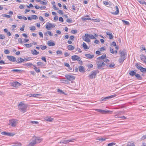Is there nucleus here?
Listing matches in <instances>:
<instances>
[{
  "mask_svg": "<svg viewBox=\"0 0 146 146\" xmlns=\"http://www.w3.org/2000/svg\"><path fill=\"white\" fill-rule=\"evenodd\" d=\"M42 140V139L40 138L34 136L29 141L27 146H34L36 143H40Z\"/></svg>",
  "mask_w": 146,
  "mask_h": 146,
  "instance_id": "1",
  "label": "nucleus"
},
{
  "mask_svg": "<svg viewBox=\"0 0 146 146\" xmlns=\"http://www.w3.org/2000/svg\"><path fill=\"white\" fill-rule=\"evenodd\" d=\"M18 108L23 113H24L26 111L27 105L23 102H21L18 105Z\"/></svg>",
  "mask_w": 146,
  "mask_h": 146,
  "instance_id": "2",
  "label": "nucleus"
},
{
  "mask_svg": "<svg viewBox=\"0 0 146 146\" xmlns=\"http://www.w3.org/2000/svg\"><path fill=\"white\" fill-rule=\"evenodd\" d=\"M96 64L97 65V67L99 69H103L105 66V63L102 61L96 60Z\"/></svg>",
  "mask_w": 146,
  "mask_h": 146,
  "instance_id": "3",
  "label": "nucleus"
},
{
  "mask_svg": "<svg viewBox=\"0 0 146 146\" xmlns=\"http://www.w3.org/2000/svg\"><path fill=\"white\" fill-rule=\"evenodd\" d=\"M18 121L15 119H12L9 121L8 124L11 125L13 127H15Z\"/></svg>",
  "mask_w": 146,
  "mask_h": 146,
  "instance_id": "4",
  "label": "nucleus"
},
{
  "mask_svg": "<svg viewBox=\"0 0 146 146\" xmlns=\"http://www.w3.org/2000/svg\"><path fill=\"white\" fill-rule=\"evenodd\" d=\"M56 25L54 24H52L49 22L46 23V28L48 30H50L52 27H54Z\"/></svg>",
  "mask_w": 146,
  "mask_h": 146,
  "instance_id": "5",
  "label": "nucleus"
},
{
  "mask_svg": "<svg viewBox=\"0 0 146 146\" xmlns=\"http://www.w3.org/2000/svg\"><path fill=\"white\" fill-rule=\"evenodd\" d=\"M11 86L17 88L21 85V84L17 82H12L10 83Z\"/></svg>",
  "mask_w": 146,
  "mask_h": 146,
  "instance_id": "6",
  "label": "nucleus"
},
{
  "mask_svg": "<svg viewBox=\"0 0 146 146\" xmlns=\"http://www.w3.org/2000/svg\"><path fill=\"white\" fill-rule=\"evenodd\" d=\"M65 76L66 79L69 81H72L75 78L74 76L66 74Z\"/></svg>",
  "mask_w": 146,
  "mask_h": 146,
  "instance_id": "7",
  "label": "nucleus"
},
{
  "mask_svg": "<svg viewBox=\"0 0 146 146\" xmlns=\"http://www.w3.org/2000/svg\"><path fill=\"white\" fill-rule=\"evenodd\" d=\"M75 140V139H71L69 140H64V141H61L60 142V143H62L64 144H66L68 143L69 142H74V140Z\"/></svg>",
  "mask_w": 146,
  "mask_h": 146,
  "instance_id": "8",
  "label": "nucleus"
},
{
  "mask_svg": "<svg viewBox=\"0 0 146 146\" xmlns=\"http://www.w3.org/2000/svg\"><path fill=\"white\" fill-rule=\"evenodd\" d=\"M97 74L96 71H93L92 72L91 74L89 75V77L90 79H92L95 78V76Z\"/></svg>",
  "mask_w": 146,
  "mask_h": 146,
  "instance_id": "9",
  "label": "nucleus"
},
{
  "mask_svg": "<svg viewBox=\"0 0 146 146\" xmlns=\"http://www.w3.org/2000/svg\"><path fill=\"white\" fill-rule=\"evenodd\" d=\"M114 10H116V11L115 12H111V13L112 14L114 15H117L119 13V10L118 7L117 6H116L115 7H114Z\"/></svg>",
  "mask_w": 146,
  "mask_h": 146,
  "instance_id": "10",
  "label": "nucleus"
},
{
  "mask_svg": "<svg viewBox=\"0 0 146 146\" xmlns=\"http://www.w3.org/2000/svg\"><path fill=\"white\" fill-rule=\"evenodd\" d=\"M1 134L2 135H7L10 136H13L15 135L14 133L6 132H2L1 133Z\"/></svg>",
  "mask_w": 146,
  "mask_h": 146,
  "instance_id": "11",
  "label": "nucleus"
},
{
  "mask_svg": "<svg viewBox=\"0 0 146 146\" xmlns=\"http://www.w3.org/2000/svg\"><path fill=\"white\" fill-rule=\"evenodd\" d=\"M27 96H29L30 97H36L38 98V96H41L40 94H30L27 95Z\"/></svg>",
  "mask_w": 146,
  "mask_h": 146,
  "instance_id": "12",
  "label": "nucleus"
},
{
  "mask_svg": "<svg viewBox=\"0 0 146 146\" xmlns=\"http://www.w3.org/2000/svg\"><path fill=\"white\" fill-rule=\"evenodd\" d=\"M89 17V15H87L85 17H82L81 19L84 22L86 20H91V19L90 18H87V17Z\"/></svg>",
  "mask_w": 146,
  "mask_h": 146,
  "instance_id": "13",
  "label": "nucleus"
},
{
  "mask_svg": "<svg viewBox=\"0 0 146 146\" xmlns=\"http://www.w3.org/2000/svg\"><path fill=\"white\" fill-rule=\"evenodd\" d=\"M106 57V55L105 54H104L98 58L97 60L102 61Z\"/></svg>",
  "mask_w": 146,
  "mask_h": 146,
  "instance_id": "14",
  "label": "nucleus"
},
{
  "mask_svg": "<svg viewBox=\"0 0 146 146\" xmlns=\"http://www.w3.org/2000/svg\"><path fill=\"white\" fill-rule=\"evenodd\" d=\"M7 57L8 59L11 61L14 62L16 61L15 58L14 56H7Z\"/></svg>",
  "mask_w": 146,
  "mask_h": 146,
  "instance_id": "15",
  "label": "nucleus"
},
{
  "mask_svg": "<svg viewBox=\"0 0 146 146\" xmlns=\"http://www.w3.org/2000/svg\"><path fill=\"white\" fill-rule=\"evenodd\" d=\"M99 111H101L103 113L106 114V113H110L111 114L112 113V111L110 110H100Z\"/></svg>",
  "mask_w": 146,
  "mask_h": 146,
  "instance_id": "16",
  "label": "nucleus"
},
{
  "mask_svg": "<svg viewBox=\"0 0 146 146\" xmlns=\"http://www.w3.org/2000/svg\"><path fill=\"white\" fill-rule=\"evenodd\" d=\"M25 60L24 59H23L21 58H18L16 60V62L18 63H21L24 62Z\"/></svg>",
  "mask_w": 146,
  "mask_h": 146,
  "instance_id": "17",
  "label": "nucleus"
},
{
  "mask_svg": "<svg viewBox=\"0 0 146 146\" xmlns=\"http://www.w3.org/2000/svg\"><path fill=\"white\" fill-rule=\"evenodd\" d=\"M71 58L73 61L77 60L78 58H79V57L77 55H74L71 56Z\"/></svg>",
  "mask_w": 146,
  "mask_h": 146,
  "instance_id": "18",
  "label": "nucleus"
},
{
  "mask_svg": "<svg viewBox=\"0 0 146 146\" xmlns=\"http://www.w3.org/2000/svg\"><path fill=\"white\" fill-rule=\"evenodd\" d=\"M119 53L120 54V56H125V55H126V51L123 50L121 51H119Z\"/></svg>",
  "mask_w": 146,
  "mask_h": 146,
  "instance_id": "19",
  "label": "nucleus"
},
{
  "mask_svg": "<svg viewBox=\"0 0 146 146\" xmlns=\"http://www.w3.org/2000/svg\"><path fill=\"white\" fill-rule=\"evenodd\" d=\"M125 57L122 56H120V58L119 59V61L120 63H122L125 59Z\"/></svg>",
  "mask_w": 146,
  "mask_h": 146,
  "instance_id": "20",
  "label": "nucleus"
},
{
  "mask_svg": "<svg viewBox=\"0 0 146 146\" xmlns=\"http://www.w3.org/2000/svg\"><path fill=\"white\" fill-rule=\"evenodd\" d=\"M116 96V95L115 94L112 95L110 96L104 98V99L105 101H106L107 100L110 99L111 98L114 97H115Z\"/></svg>",
  "mask_w": 146,
  "mask_h": 146,
  "instance_id": "21",
  "label": "nucleus"
},
{
  "mask_svg": "<svg viewBox=\"0 0 146 146\" xmlns=\"http://www.w3.org/2000/svg\"><path fill=\"white\" fill-rule=\"evenodd\" d=\"M47 44L48 46H53L55 45V43L51 40L48 41L47 42Z\"/></svg>",
  "mask_w": 146,
  "mask_h": 146,
  "instance_id": "22",
  "label": "nucleus"
},
{
  "mask_svg": "<svg viewBox=\"0 0 146 146\" xmlns=\"http://www.w3.org/2000/svg\"><path fill=\"white\" fill-rule=\"evenodd\" d=\"M31 52L34 55H37L39 54V52H37L35 49L32 50L31 51Z\"/></svg>",
  "mask_w": 146,
  "mask_h": 146,
  "instance_id": "23",
  "label": "nucleus"
},
{
  "mask_svg": "<svg viewBox=\"0 0 146 146\" xmlns=\"http://www.w3.org/2000/svg\"><path fill=\"white\" fill-rule=\"evenodd\" d=\"M85 56L88 59H92L94 57V55H90L89 54H86L85 55Z\"/></svg>",
  "mask_w": 146,
  "mask_h": 146,
  "instance_id": "24",
  "label": "nucleus"
},
{
  "mask_svg": "<svg viewBox=\"0 0 146 146\" xmlns=\"http://www.w3.org/2000/svg\"><path fill=\"white\" fill-rule=\"evenodd\" d=\"M80 72H85L84 68L82 66H80L78 68Z\"/></svg>",
  "mask_w": 146,
  "mask_h": 146,
  "instance_id": "25",
  "label": "nucleus"
},
{
  "mask_svg": "<svg viewBox=\"0 0 146 146\" xmlns=\"http://www.w3.org/2000/svg\"><path fill=\"white\" fill-rule=\"evenodd\" d=\"M88 36H85L84 37L83 39L84 40L87 42H90V40L88 38Z\"/></svg>",
  "mask_w": 146,
  "mask_h": 146,
  "instance_id": "26",
  "label": "nucleus"
},
{
  "mask_svg": "<svg viewBox=\"0 0 146 146\" xmlns=\"http://www.w3.org/2000/svg\"><path fill=\"white\" fill-rule=\"evenodd\" d=\"M68 50H73L75 48L72 45H68L67 46Z\"/></svg>",
  "mask_w": 146,
  "mask_h": 146,
  "instance_id": "27",
  "label": "nucleus"
},
{
  "mask_svg": "<svg viewBox=\"0 0 146 146\" xmlns=\"http://www.w3.org/2000/svg\"><path fill=\"white\" fill-rule=\"evenodd\" d=\"M85 36H88L91 39H96V38L92 35H88V34H85Z\"/></svg>",
  "mask_w": 146,
  "mask_h": 146,
  "instance_id": "28",
  "label": "nucleus"
},
{
  "mask_svg": "<svg viewBox=\"0 0 146 146\" xmlns=\"http://www.w3.org/2000/svg\"><path fill=\"white\" fill-rule=\"evenodd\" d=\"M140 58L141 60L144 61L145 63H146V57L145 56L141 55L140 56Z\"/></svg>",
  "mask_w": 146,
  "mask_h": 146,
  "instance_id": "29",
  "label": "nucleus"
},
{
  "mask_svg": "<svg viewBox=\"0 0 146 146\" xmlns=\"http://www.w3.org/2000/svg\"><path fill=\"white\" fill-rule=\"evenodd\" d=\"M44 119L47 121L50 122L52 121L53 119V118L49 117H46Z\"/></svg>",
  "mask_w": 146,
  "mask_h": 146,
  "instance_id": "30",
  "label": "nucleus"
},
{
  "mask_svg": "<svg viewBox=\"0 0 146 146\" xmlns=\"http://www.w3.org/2000/svg\"><path fill=\"white\" fill-rule=\"evenodd\" d=\"M82 46H83V48L85 49H89L88 47L87 46L86 43L84 42H83V43Z\"/></svg>",
  "mask_w": 146,
  "mask_h": 146,
  "instance_id": "31",
  "label": "nucleus"
},
{
  "mask_svg": "<svg viewBox=\"0 0 146 146\" xmlns=\"http://www.w3.org/2000/svg\"><path fill=\"white\" fill-rule=\"evenodd\" d=\"M127 145V146H135L134 142L132 141L128 142Z\"/></svg>",
  "mask_w": 146,
  "mask_h": 146,
  "instance_id": "32",
  "label": "nucleus"
},
{
  "mask_svg": "<svg viewBox=\"0 0 146 146\" xmlns=\"http://www.w3.org/2000/svg\"><path fill=\"white\" fill-rule=\"evenodd\" d=\"M32 44L33 43H30L29 44H25L24 45L27 48H30L32 46Z\"/></svg>",
  "mask_w": 146,
  "mask_h": 146,
  "instance_id": "33",
  "label": "nucleus"
},
{
  "mask_svg": "<svg viewBox=\"0 0 146 146\" xmlns=\"http://www.w3.org/2000/svg\"><path fill=\"white\" fill-rule=\"evenodd\" d=\"M135 77L139 80H141L142 79V77L139 74H136L135 75Z\"/></svg>",
  "mask_w": 146,
  "mask_h": 146,
  "instance_id": "34",
  "label": "nucleus"
},
{
  "mask_svg": "<svg viewBox=\"0 0 146 146\" xmlns=\"http://www.w3.org/2000/svg\"><path fill=\"white\" fill-rule=\"evenodd\" d=\"M106 138H103L102 137H100L98 138V139L100 141L102 142L105 141L106 140Z\"/></svg>",
  "mask_w": 146,
  "mask_h": 146,
  "instance_id": "35",
  "label": "nucleus"
},
{
  "mask_svg": "<svg viewBox=\"0 0 146 146\" xmlns=\"http://www.w3.org/2000/svg\"><path fill=\"white\" fill-rule=\"evenodd\" d=\"M122 21L123 23L125 25H129V23L128 21L123 20H122Z\"/></svg>",
  "mask_w": 146,
  "mask_h": 146,
  "instance_id": "36",
  "label": "nucleus"
},
{
  "mask_svg": "<svg viewBox=\"0 0 146 146\" xmlns=\"http://www.w3.org/2000/svg\"><path fill=\"white\" fill-rule=\"evenodd\" d=\"M34 66V69L35 70V71L36 72H40V70L39 69H38L37 67H36L35 65H33Z\"/></svg>",
  "mask_w": 146,
  "mask_h": 146,
  "instance_id": "37",
  "label": "nucleus"
},
{
  "mask_svg": "<svg viewBox=\"0 0 146 146\" xmlns=\"http://www.w3.org/2000/svg\"><path fill=\"white\" fill-rule=\"evenodd\" d=\"M129 74L131 76H133L134 75H135L136 74V72L133 71H131L129 73Z\"/></svg>",
  "mask_w": 146,
  "mask_h": 146,
  "instance_id": "38",
  "label": "nucleus"
},
{
  "mask_svg": "<svg viewBox=\"0 0 146 146\" xmlns=\"http://www.w3.org/2000/svg\"><path fill=\"white\" fill-rule=\"evenodd\" d=\"M140 71L142 72H146V68H144L142 67L140 69Z\"/></svg>",
  "mask_w": 146,
  "mask_h": 146,
  "instance_id": "39",
  "label": "nucleus"
},
{
  "mask_svg": "<svg viewBox=\"0 0 146 146\" xmlns=\"http://www.w3.org/2000/svg\"><path fill=\"white\" fill-rule=\"evenodd\" d=\"M31 17L32 19H38L37 16L36 15H32Z\"/></svg>",
  "mask_w": 146,
  "mask_h": 146,
  "instance_id": "40",
  "label": "nucleus"
},
{
  "mask_svg": "<svg viewBox=\"0 0 146 146\" xmlns=\"http://www.w3.org/2000/svg\"><path fill=\"white\" fill-rule=\"evenodd\" d=\"M116 144L114 142H112L111 143H109L108 144L107 146H112L115 145Z\"/></svg>",
  "mask_w": 146,
  "mask_h": 146,
  "instance_id": "41",
  "label": "nucleus"
},
{
  "mask_svg": "<svg viewBox=\"0 0 146 146\" xmlns=\"http://www.w3.org/2000/svg\"><path fill=\"white\" fill-rule=\"evenodd\" d=\"M30 29L32 31H35L36 29V28L34 26H32L30 27Z\"/></svg>",
  "mask_w": 146,
  "mask_h": 146,
  "instance_id": "42",
  "label": "nucleus"
},
{
  "mask_svg": "<svg viewBox=\"0 0 146 146\" xmlns=\"http://www.w3.org/2000/svg\"><path fill=\"white\" fill-rule=\"evenodd\" d=\"M135 66L139 70H140V69L142 67L140 65H139V64H137L136 65H135Z\"/></svg>",
  "mask_w": 146,
  "mask_h": 146,
  "instance_id": "43",
  "label": "nucleus"
},
{
  "mask_svg": "<svg viewBox=\"0 0 146 146\" xmlns=\"http://www.w3.org/2000/svg\"><path fill=\"white\" fill-rule=\"evenodd\" d=\"M40 48L41 49L44 50L46 48V46H42L41 45L40 46Z\"/></svg>",
  "mask_w": 146,
  "mask_h": 146,
  "instance_id": "44",
  "label": "nucleus"
},
{
  "mask_svg": "<svg viewBox=\"0 0 146 146\" xmlns=\"http://www.w3.org/2000/svg\"><path fill=\"white\" fill-rule=\"evenodd\" d=\"M115 66V64L114 63H113L111 64H110L109 65V66L111 68H112V67H113Z\"/></svg>",
  "mask_w": 146,
  "mask_h": 146,
  "instance_id": "45",
  "label": "nucleus"
},
{
  "mask_svg": "<svg viewBox=\"0 0 146 146\" xmlns=\"http://www.w3.org/2000/svg\"><path fill=\"white\" fill-rule=\"evenodd\" d=\"M103 62H108L110 61V60L106 58L102 60Z\"/></svg>",
  "mask_w": 146,
  "mask_h": 146,
  "instance_id": "46",
  "label": "nucleus"
},
{
  "mask_svg": "<svg viewBox=\"0 0 146 146\" xmlns=\"http://www.w3.org/2000/svg\"><path fill=\"white\" fill-rule=\"evenodd\" d=\"M118 118H121L123 119H126V117H125L124 116L118 117Z\"/></svg>",
  "mask_w": 146,
  "mask_h": 146,
  "instance_id": "47",
  "label": "nucleus"
},
{
  "mask_svg": "<svg viewBox=\"0 0 146 146\" xmlns=\"http://www.w3.org/2000/svg\"><path fill=\"white\" fill-rule=\"evenodd\" d=\"M5 36L2 34H0V39H5Z\"/></svg>",
  "mask_w": 146,
  "mask_h": 146,
  "instance_id": "48",
  "label": "nucleus"
},
{
  "mask_svg": "<svg viewBox=\"0 0 146 146\" xmlns=\"http://www.w3.org/2000/svg\"><path fill=\"white\" fill-rule=\"evenodd\" d=\"M77 60L78 61V62L79 64H82V62L81 61V59L80 57H79V58H78V59Z\"/></svg>",
  "mask_w": 146,
  "mask_h": 146,
  "instance_id": "49",
  "label": "nucleus"
},
{
  "mask_svg": "<svg viewBox=\"0 0 146 146\" xmlns=\"http://www.w3.org/2000/svg\"><path fill=\"white\" fill-rule=\"evenodd\" d=\"M30 123L33 124H38V122L37 121H31Z\"/></svg>",
  "mask_w": 146,
  "mask_h": 146,
  "instance_id": "50",
  "label": "nucleus"
},
{
  "mask_svg": "<svg viewBox=\"0 0 146 146\" xmlns=\"http://www.w3.org/2000/svg\"><path fill=\"white\" fill-rule=\"evenodd\" d=\"M3 16L4 17H7L8 18H10L11 17L9 15L6 14H3Z\"/></svg>",
  "mask_w": 146,
  "mask_h": 146,
  "instance_id": "51",
  "label": "nucleus"
},
{
  "mask_svg": "<svg viewBox=\"0 0 146 146\" xmlns=\"http://www.w3.org/2000/svg\"><path fill=\"white\" fill-rule=\"evenodd\" d=\"M145 139H146V135H143L141 139V140H143Z\"/></svg>",
  "mask_w": 146,
  "mask_h": 146,
  "instance_id": "52",
  "label": "nucleus"
},
{
  "mask_svg": "<svg viewBox=\"0 0 146 146\" xmlns=\"http://www.w3.org/2000/svg\"><path fill=\"white\" fill-rule=\"evenodd\" d=\"M4 52L5 54H9L10 53L9 51L8 50H5L4 51Z\"/></svg>",
  "mask_w": 146,
  "mask_h": 146,
  "instance_id": "53",
  "label": "nucleus"
},
{
  "mask_svg": "<svg viewBox=\"0 0 146 146\" xmlns=\"http://www.w3.org/2000/svg\"><path fill=\"white\" fill-rule=\"evenodd\" d=\"M56 54H62V52L60 50H57L56 51Z\"/></svg>",
  "mask_w": 146,
  "mask_h": 146,
  "instance_id": "54",
  "label": "nucleus"
},
{
  "mask_svg": "<svg viewBox=\"0 0 146 146\" xmlns=\"http://www.w3.org/2000/svg\"><path fill=\"white\" fill-rule=\"evenodd\" d=\"M70 40H73L74 38V36H70Z\"/></svg>",
  "mask_w": 146,
  "mask_h": 146,
  "instance_id": "55",
  "label": "nucleus"
},
{
  "mask_svg": "<svg viewBox=\"0 0 146 146\" xmlns=\"http://www.w3.org/2000/svg\"><path fill=\"white\" fill-rule=\"evenodd\" d=\"M71 32L73 34L75 33H77V31L74 30H72L71 31Z\"/></svg>",
  "mask_w": 146,
  "mask_h": 146,
  "instance_id": "56",
  "label": "nucleus"
},
{
  "mask_svg": "<svg viewBox=\"0 0 146 146\" xmlns=\"http://www.w3.org/2000/svg\"><path fill=\"white\" fill-rule=\"evenodd\" d=\"M110 52L111 53L113 54L114 53V51L112 48L111 47L110 48Z\"/></svg>",
  "mask_w": 146,
  "mask_h": 146,
  "instance_id": "57",
  "label": "nucleus"
},
{
  "mask_svg": "<svg viewBox=\"0 0 146 146\" xmlns=\"http://www.w3.org/2000/svg\"><path fill=\"white\" fill-rule=\"evenodd\" d=\"M18 42L19 43H20L21 44L23 43V41L21 38H19V39H18Z\"/></svg>",
  "mask_w": 146,
  "mask_h": 146,
  "instance_id": "58",
  "label": "nucleus"
},
{
  "mask_svg": "<svg viewBox=\"0 0 146 146\" xmlns=\"http://www.w3.org/2000/svg\"><path fill=\"white\" fill-rule=\"evenodd\" d=\"M64 55L65 57H67L69 56V54L67 52H65L64 54Z\"/></svg>",
  "mask_w": 146,
  "mask_h": 146,
  "instance_id": "59",
  "label": "nucleus"
},
{
  "mask_svg": "<svg viewBox=\"0 0 146 146\" xmlns=\"http://www.w3.org/2000/svg\"><path fill=\"white\" fill-rule=\"evenodd\" d=\"M40 3L42 5H46L47 4V3L46 2H44L43 1H41L40 2Z\"/></svg>",
  "mask_w": 146,
  "mask_h": 146,
  "instance_id": "60",
  "label": "nucleus"
},
{
  "mask_svg": "<svg viewBox=\"0 0 146 146\" xmlns=\"http://www.w3.org/2000/svg\"><path fill=\"white\" fill-rule=\"evenodd\" d=\"M41 59L42 60L44 61L45 62H46V58L45 57H42L41 58Z\"/></svg>",
  "mask_w": 146,
  "mask_h": 146,
  "instance_id": "61",
  "label": "nucleus"
},
{
  "mask_svg": "<svg viewBox=\"0 0 146 146\" xmlns=\"http://www.w3.org/2000/svg\"><path fill=\"white\" fill-rule=\"evenodd\" d=\"M60 81H62V82L64 83H66L67 82V80H61Z\"/></svg>",
  "mask_w": 146,
  "mask_h": 146,
  "instance_id": "62",
  "label": "nucleus"
},
{
  "mask_svg": "<svg viewBox=\"0 0 146 146\" xmlns=\"http://www.w3.org/2000/svg\"><path fill=\"white\" fill-rule=\"evenodd\" d=\"M39 35L40 36L42 37H43V34H42V33L41 32H39Z\"/></svg>",
  "mask_w": 146,
  "mask_h": 146,
  "instance_id": "63",
  "label": "nucleus"
},
{
  "mask_svg": "<svg viewBox=\"0 0 146 146\" xmlns=\"http://www.w3.org/2000/svg\"><path fill=\"white\" fill-rule=\"evenodd\" d=\"M13 72H18L19 71H20V70L18 69H13L12 70Z\"/></svg>",
  "mask_w": 146,
  "mask_h": 146,
  "instance_id": "64",
  "label": "nucleus"
}]
</instances>
